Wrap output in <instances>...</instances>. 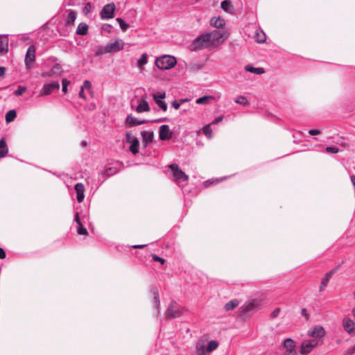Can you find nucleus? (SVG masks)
Listing matches in <instances>:
<instances>
[{
  "label": "nucleus",
  "mask_w": 355,
  "mask_h": 355,
  "mask_svg": "<svg viewBox=\"0 0 355 355\" xmlns=\"http://www.w3.org/2000/svg\"><path fill=\"white\" fill-rule=\"evenodd\" d=\"M6 254L4 250L1 248H0V259H3L6 257Z\"/></svg>",
  "instance_id": "nucleus-53"
},
{
  "label": "nucleus",
  "mask_w": 355,
  "mask_h": 355,
  "mask_svg": "<svg viewBox=\"0 0 355 355\" xmlns=\"http://www.w3.org/2000/svg\"><path fill=\"white\" fill-rule=\"evenodd\" d=\"M184 309L175 302H171L166 311V318L173 319L178 318L183 313Z\"/></svg>",
  "instance_id": "nucleus-4"
},
{
  "label": "nucleus",
  "mask_w": 355,
  "mask_h": 355,
  "mask_svg": "<svg viewBox=\"0 0 355 355\" xmlns=\"http://www.w3.org/2000/svg\"><path fill=\"white\" fill-rule=\"evenodd\" d=\"M152 258L153 259V261H159L162 264H164L165 263V259H163V258H161L159 257H158L157 255L156 254H153L152 255Z\"/></svg>",
  "instance_id": "nucleus-47"
},
{
  "label": "nucleus",
  "mask_w": 355,
  "mask_h": 355,
  "mask_svg": "<svg viewBox=\"0 0 355 355\" xmlns=\"http://www.w3.org/2000/svg\"><path fill=\"white\" fill-rule=\"evenodd\" d=\"M211 48L209 42V39L206 35L202 34L199 35L198 37H196L193 42L191 44V50L192 51H198L203 49H208Z\"/></svg>",
  "instance_id": "nucleus-2"
},
{
  "label": "nucleus",
  "mask_w": 355,
  "mask_h": 355,
  "mask_svg": "<svg viewBox=\"0 0 355 355\" xmlns=\"http://www.w3.org/2000/svg\"><path fill=\"white\" fill-rule=\"evenodd\" d=\"M165 96H166V94H165L164 92L159 93L158 94H153V99H154V101H155V99H157V100H159V99L162 100V99H164L165 98Z\"/></svg>",
  "instance_id": "nucleus-48"
},
{
  "label": "nucleus",
  "mask_w": 355,
  "mask_h": 355,
  "mask_svg": "<svg viewBox=\"0 0 355 355\" xmlns=\"http://www.w3.org/2000/svg\"><path fill=\"white\" fill-rule=\"evenodd\" d=\"M146 245H133L132 248L141 249V248H144Z\"/></svg>",
  "instance_id": "nucleus-58"
},
{
  "label": "nucleus",
  "mask_w": 355,
  "mask_h": 355,
  "mask_svg": "<svg viewBox=\"0 0 355 355\" xmlns=\"http://www.w3.org/2000/svg\"><path fill=\"white\" fill-rule=\"evenodd\" d=\"M173 132L170 130L168 125H162L159 130V137L161 140H168L172 137Z\"/></svg>",
  "instance_id": "nucleus-15"
},
{
  "label": "nucleus",
  "mask_w": 355,
  "mask_h": 355,
  "mask_svg": "<svg viewBox=\"0 0 355 355\" xmlns=\"http://www.w3.org/2000/svg\"><path fill=\"white\" fill-rule=\"evenodd\" d=\"M202 132L207 138L211 139L212 137V130L211 128V124L205 125L202 128Z\"/></svg>",
  "instance_id": "nucleus-35"
},
{
  "label": "nucleus",
  "mask_w": 355,
  "mask_h": 355,
  "mask_svg": "<svg viewBox=\"0 0 355 355\" xmlns=\"http://www.w3.org/2000/svg\"><path fill=\"white\" fill-rule=\"evenodd\" d=\"M254 39L258 43H263L266 40V36L263 31H257L254 35Z\"/></svg>",
  "instance_id": "nucleus-33"
},
{
  "label": "nucleus",
  "mask_w": 355,
  "mask_h": 355,
  "mask_svg": "<svg viewBox=\"0 0 355 355\" xmlns=\"http://www.w3.org/2000/svg\"><path fill=\"white\" fill-rule=\"evenodd\" d=\"M172 106L173 107H174L175 109L178 110L180 108V107L181 106V103L180 102V101H173L172 103Z\"/></svg>",
  "instance_id": "nucleus-50"
},
{
  "label": "nucleus",
  "mask_w": 355,
  "mask_h": 355,
  "mask_svg": "<svg viewBox=\"0 0 355 355\" xmlns=\"http://www.w3.org/2000/svg\"><path fill=\"white\" fill-rule=\"evenodd\" d=\"M77 17V14L73 10H69L67 17L65 21V25L67 26H71L74 24V21Z\"/></svg>",
  "instance_id": "nucleus-26"
},
{
  "label": "nucleus",
  "mask_w": 355,
  "mask_h": 355,
  "mask_svg": "<svg viewBox=\"0 0 355 355\" xmlns=\"http://www.w3.org/2000/svg\"><path fill=\"white\" fill-rule=\"evenodd\" d=\"M220 8L225 12H231L233 10V6L230 0H224L220 3Z\"/></svg>",
  "instance_id": "nucleus-29"
},
{
  "label": "nucleus",
  "mask_w": 355,
  "mask_h": 355,
  "mask_svg": "<svg viewBox=\"0 0 355 355\" xmlns=\"http://www.w3.org/2000/svg\"><path fill=\"white\" fill-rule=\"evenodd\" d=\"M146 122V120H139L138 119L132 116V115H128L125 120V125L128 127H133L135 125L145 123Z\"/></svg>",
  "instance_id": "nucleus-17"
},
{
  "label": "nucleus",
  "mask_w": 355,
  "mask_h": 355,
  "mask_svg": "<svg viewBox=\"0 0 355 355\" xmlns=\"http://www.w3.org/2000/svg\"><path fill=\"white\" fill-rule=\"evenodd\" d=\"M142 137V142L144 143V146H146L153 139V132L150 130H143L141 132Z\"/></svg>",
  "instance_id": "nucleus-19"
},
{
  "label": "nucleus",
  "mask_w": 355,
  "mask_h": 355,
  "mask_svg": "<svg viewBox=\"0 0 355 355\" xmlns=\"http://www.w3.org/2000/svg\"><path fill=\"white\" fill-rule=\"evenodd\" d=\"M283 355H297V351L292 352H284Z\"/></svg>",
  "instance_id": "nucleus-57"
},
{
  "label": "nucleus",
  "mask_w": 355,
  "mask_h": 355,
  "mask_svg": "<svg viewBox=\"0 0 355 355\" xmlns=\"http://www.w3.org/2000/svg\"><path fill=\"white\" fill-rule=\"evenodd\" d=\"M150 110L148 103L146 100H140L135 111L138 113L148 112Z\"/></svg>",
  "instance_id": "nucleus-21"
},
{
  "label": "nucleus",
  "mask_w": 355,
  "mask_h": 355,
  "mask_svg": "<svg viewBox=\"0 0 355 355\" xmlns=\"http://www.w3.org/2000/svg\"><path fill=\"white\" fill-rule=\"evenodd\" d=\"M26 88L24 87L19 86L15 92V94L16 96H21L25 91Z\"/></svg>",
  "instance_id": "nucleus-45"
},
{
  "label": "nucleus",
  "mask_w": 355,
  "mask_h": 355,
  "mask_svg": "<svg viewBox=\"0 0 355 355\" xmlns=\"http://www.w3.org/2000/svg\"><path fill=\"white\" fill-rule=\"evenodd\" d=\"M36 47L35 45H31L27 49L25 57V65L26 69H30L35 60Z\"/></svg>",
  "instance_id": "nucleus-7"
},
{
  "label": "nucleus",
  "mask_w": 355,
  "mask_h": 355,
  "mask_svg": "<svg viewBox=\"0 0 355 355\" xmlns=\"http://www.w3.org/2000/svg\"><path fill=\"white\" fill-rule=\"evenodd\" d=\"M354 354H355V345L348 348L343 355H353Z\"/></svg>",
  "instance_id": "nucleus-46"
},
{
  "label": "nucleus",
  "mask_w": 355,
  "mask_h": 355,
  "mask_svg": "<svg viewBox=\"0 0 355 355\" xmlns=\"http://www.w3.org/2000/svg\"><path fill=\"white\" fill-rule=\"evenodd\" d=\"M320 133V131L319 130L316 129H311L309 131V134L311 135H317Z\"/></svg>",
  "instance_id": "nucleus-51"
},
{
  "label": "nucleus",
  "mask_w": 355,
  "mask_h": 355,
  "mask_svg": "<svg viewBox=\"0 0 355 355\" xmlns=\"http://www.w3.org/2000/svg\"><path fill=\"white\" fill-rule=\"evenodd\" d=\"M223 117L222 116H220L217 118H216L211 124H217L223 121Z\"/></svg>",
  "instance_id": "nucleus-52"
},
{
  "label": "nucleus",
  "mask_w": 355,
  "mask_h": 355,
  "mask_svg": "<svg viewBox=\"0 0 355 355\" xmlns=\"http://www.w3.org/2000/svg\"><path fill=\"white\" fill-rule=\"evenodd\" d=\"M88 25L86 23H80L77 27L76 33L79 35H85L88 33Z\"/></svg>",
  "instance_id": "nucleus-24"
},
{
  "label": "nucleus",
  "mask_w": 355,
  "mask_h": 355,
  "mask_svg": "<svg viewBox=\"0 0 355 355\" xmlns=\"http://www.w3.org/2000/svg\"><path fill=\"white\" fill-rule=\"evenodd\" d=\"M75 221L78 225V229H77L78 234L80 235L87 234V230L83 227V225L80 221L78 213L76 214Z\"/></svg>",
  "instance_id": "nucleus-22"
},
{
  "label": "nucleus",
  "mask_w": 355,
  "mask_h": 355,
  "mask_svg": "<svg viewBox=\"0 0 355 355\" xmlns=\"http://www.w3.org/2000/svg\"><path fill=\"white\" fill-rule=\"evenodd\" d=\"M81 88H82L83 89H84V90H85V89H87V90H91V88H92V84H91V83H90L89 80H85V81L83 82V85H82Z\"/></svg>",
  "instance_id": "nucleus-44"
},
{
  "label": "nucleus",
  "mask_w": 355,
  "mask_h": 355,
  "mask_svg": "<svg viewBox=\"0 0 355 355\" xmlns=\"http://www.w3.org/2000/svg\"><path fill=\"white\" fill-rule=\"evenodd\" d=\"M189 100L187 98H183V99H180V102L181 103V105H182L184 103H186Z\"/></svg>",
  "instance_id": "nucleus-60"
},
{
  "label": "nucleus",
  "mask_w": 355,
  "mask_h": 355,
  "mask_svg": "<svg viewBox=\"0 0 355 355\" xmlns=\"http://www.w3.org/2000/svg\"><path fill=\"white\" fill-rule=\"evenodd\" d=\"M177 63L176 58L172 55H164L157 58L155 61V65L162 70H168L173 67Z\"/></svg>",
  "instance_id": "nucleus-1"
},
{
  "label": "nucleus",
  "mask_w": 355,
  "mask_h": 355,
  "mask_svg": "<svg viewBox=\"0 0 355 355\" xmlns=\"http://www.w3.org/2000/svg\"><path fill=\"white\" fill-rule=\"evenodd\" d=\"M259 306V302L257 300H252L250 301H248L240 307V314L244 315L252 312L255 311Z\"/></svg>",
  "instance_id": "nucleus-8"
},
{
  "label": "nucleus",
  "mask_w": 355,
  "mask_h": 355,
  "mask_svg": "<svg viewBox=\"0 0 355 355\" xmlns=\"http://www.w3.org/2000/svg\"><path fill=\"white\" fill-rule=\"evenodd\" d=\"M280 312V309H275L270 314V318H276L279 313Z\"/></svg>",
  "instance_id": "nucleus-49"
},
{
  "label": "nucleus",
  "mask_w": 355,
  "mask_h": 355,
  "mask_svg": "<svg viewBox=\"0 0 355 355\" xmlns=\"http://www.w3.org/2000/svg\"><path fill=\"white\" fill-rule=\"evenodd\" d=\"M279 348L280 350L284 351V352H296L295 342L290 338L284 340Z\"/></svg>",
  "instance_id": "nucleus-12"
},
{
  "label": "nucleus",
  "mask_w": 355,
  "mask_h": 355,
  "mask_svg": "<svg viewBox=\"0 0 355 355\" xmlns=\"http://www.w3.org/2000/svg\"><path fill=\"white\" fill-rule=\"evenodd\" d=\"M148 62V55L146 53H143L141 58L138 60V68L140 70L144 69V66L146 65Z\"/></svg>",
  "instance_id": "nucleus-32"
},
{
  "label": "nucleus",
  "mask_w": 355,
  "mask_h": 355,
  "mask_svg": "<svg viewBox=\"0 0 355 355\" xmlns=\"http://www.w3.org/2000/svg\"><path fill=\"white\" fill-rule=\"evenodd\" d=\"M153 296V299H154V302H155V306H156V309H157V312L159 311H158V309H159V306L160 305V301H159V293H158V290L157 288H151V291H150Z\"/></svg>",
  "instance_id": "nucleus-31"
},
{
  "label": "nucleus",
  "mask_w": 355,
  "mask_h": 355,
  "mask_svg": "<svg viewBox=\"0 0 355 355\" xmlns=\"http://www.w3.org/2000/svg\"><path fill=\"white\" fill-rule=\"evenodd\" d=\"M116 21L119 23V25L121 28V29L123 31H125L129 27V24H128L123 19L121 18H117Z\"/></svg>",
  "instance_id": "nucleus-39"
},
{
  "label": "nucleus",
  "mask_w": 355,
  "mask_h": 355,
  "mask_svg": "<svg viewBox=\"0 0 355 355\" xmlns=\"http://www.w3.org/2000/svg\"><path fill=\"white\" fill-rule=\"evenodd\" d=\"M8 148L4 139L0 140V158L3 157L8 153Z\"/></svg>",
  "instance_id": "nucleus-30"
},
{
  "label": "nucleus",
  "mask_w": 355,
  "mask_h": 355,
  "mask_svg": "<svg viewBox=\"0 0 355 355\" xmlns=\"http://www.w3.org/2000/svg\"><path fill=\"white\" fill-rule=\"evenodd\" d=\"M211 98H213V96H202L200 98H197L196 103L197 104H204V105H205V104L208 103V100L211 99Z\"/></svg>",
  "instance_id": "nucleus-38"
},
{
  "label": "nucleus",
  "mask_w": 355,
  "mask_h": 355,
  "mask_svg": "<svg viewBox=\"0 0 355 355\" xmlns=\"http://www.w3.org/2000/svg\"><path fill=\"white\" fill-rule=\"evenodd\" d=\"M325 151L327 153L336 154V153H338L339 149L338 147L328 146L325 148Z\"/></svg>",
  "instance_id": "nucleus-43"
},
{
  "label": "nucleus",
  "mask_w": 355,
  "mask_h": 355,
  "mask_svg": "<svg viewBox=\"0 0 355 355\" xmlns=\"http://www.w3.org/2000/svg\"><path fill=\"white\" fill-rule=\"evenodd\" d=\"M344 329L349 334H355V322L349 318H344L343 320Z\"/></svg>",
  "instance_id": "nucleus-16"
},
{
  "label": "nucleus",
  "mask_w": 355,
  "mask_h": 355,
  "mask_svg": "<svg viewBox=\"0 0 355 355\" xmlns=\"http://www.w3.org/2000/svg\"><path fill=\"white\" fill-rule=\"evenodd\" d=\"M352 314H353V316L355 318V307L352 309Z\"/></svg>",
  "instance_id": "nucleus-64"
},
{
  "label": "nucleus",
  "mask_w": 355,
  "mask_h": 355,
  "mask_svg": "<svg viewBox=\"0 0 355 355\" xmlns=\"http://www.w3.org/2000/svg\"><path fill=\"white\" fill-rule=\"evenodd\" d=\"M308 336L313 337V339H319L324 337L326 331L322 326H315L313 329H311L307 332Z\"/></svg>",
  "instance_id": "nucleus-11"
},
{
  "label": "nucleus",
  "mask_w": 355,
  "mask_h": 355,
  "mask_svg": "<svg viewBox=\"0 0 355 355\" xmlns=\"http://www.w3.org/2000/svg\"><path fill=\"white\" fill-rule=\"evenodd\" d=\"M198 355H207L206 352H204V350H202V352Z\"/></svg>",
  "instance_id": "nucleus-63"
},
{
  "label": "nucleus",
  "mask_w": 355,
  "mask_h": 355,
  "mask_svg": "<svg viewBox=\"0 0 355 355\" xmlns=\"http://www.w3.org/2000/svg\"><path fill=\"white\" fill-rule=\"evenodd\" d=\"M334 273V270H331L330 272H329L328 273L326 274V275L329 277L331 278V275Z\"/></svg>",
  "instance_id": "nucleus-59"
},
{
  "label": "nucleus",
  "mask_w": 355,
  "mask_h": 355,
  "mask_svg": "<svg viewBox=\"0 0 355 355\" xmlns=\"http://www.w3.org/2000/svg\"><path fill=\"white\" fill-rule=\"evenodd\" d=\"M245 71H248V72H250V73H255V74H258V75H261V74H263L265 73V70L262 67H252V65L250 64H248L245 67Z\"/></svg>",
  "instance_id": "nucleus-25"
},
{
  "label": "nucleus",
  "mask_w": 355,
  "mask_h": 355,
  "mask_svg": "<svg viewBox=\"0 0 355 355\" xmlns=\"http://www.w3.org/2000/svg\"><path fill=\"white\" fill-rule=\"evenodd\" d=\"M79 96L83 99H86V96L85 95L84 89L82 88L80 89V91L79 92Z\"/></svg>",
  "instance_id": "nucleus-55"
},
{
  "label": "nucleus",
  "mask_w": 355,
  "mask_h": 355,
  "mask_svg": "<svg viewBox=\"0 0 355 355\" xmlns=\"http://www.w3.org/2000/svg\"><path fill=\"white\" fill-rule=\"evenodd\" d=\"M75 190L77 194V200L78 202H82L85 198V187L82 183H77L75 185Z\"/></svg>",
  "instance_id": "nucleus-18"
},
{
  "label": "nucleus",
  "mask_w": 355,
  "mask_h": 355,
  "mask_svg": "<svg viewBox=\"0 0 355 355\" xmlns=\"http://www.w3.org/2000/svg\"><path fill=\"white\" fill-rule=\"evenodd\" d=\"M211 48L220 44L223 42V34L219 31H214L206 33Z\"/></svg>",
  "instance_id": "nucleus-5"
},
{
  "label": "nucleus",
  "mask_w": 355,
  "mask_h": 355,
  "mask_svg": "<svg viewBox=\"0 0 355 355\" xmlns=\"http://www.w3.org/2000/svg\"><path fill=\"white\" fill-rule=\"evenodd\" d=\"M6 68L3 67H0V77L3 76L5 73Z\"/></svg>",
  "instance_id": "nucleus-56"
},
{
  "label": "nucleus",
  "mask_w": 355,
  "mask_h": 355,
  "mask_svg": "<svg viewBox=\"0 0 355 355\" xmlns=\"http://www.w3.org/2000/svg\"><path fill=\"white\" fill-rule=\"evenodd\" d=\"M210 24L217 28H219L223 27L225 22V20L220 17H214L210 20Z\"/></svg>",
  "instance_id": "nucleus-23"
},
{
  "label": "nucleus",
  "mask_w": 355,
  "mask_h": 355,
  "mask_svg": "<svg viewBox=\"0 0 355 355\" xmlns=\"http://www.w3.org/2000/svg\"><path fill=\"white\" fill-rule=\"evenodd\" d=\"M331 278L325 275V277L322 279L321 285H320V291H322L327 286Z\"/></svg>",
  "instance_id": "nucleus-42"
},
{
  "label": "nucleus",
  "mask_w": 355,
  "mask_h": 355,
  "mask_svg": "<svg viewBox=\"0 0 355 355\" xmlns=\"http://www.w3.org/2000/svg\"><path fill=\"white\" fill-rule=\"evenodd\" d=\"M59 88L60 83L58 81H53L49 83H46L40 90V96H48L51 94L53 90L58 89Z\"/></svg>",
  "instance_id": "nucleus-9"
},
{
  "label": "nucleus",
  "mask_w": 355,
  "mask_h": 355,
  "mask_svg": "<svg viewBox=\"0 0 355 355\" xmlns=\"http://www.w3.org/2000/svg\"><path fill=\"white\" fill-rule=\"evenodd\" d=\"M62 72L61 66L56 63L51 69L49 71L43 72L41 75L42 77H58L61 76Z\"/></svg>",
  "instance_id": "nucleus-14"
},
{
  "label": "nucleus",
  "mask_w": 355,
  "mask_h": 355,
  "mask_svg": "<svg viewBox=\"0 0 355 355\" xmlns=\"http://www.w3.org/2000/svg\"><path fill=\"white\" fill-rule=\"evenodd\" d=\"M168 119L167 118H163V119H159L157 120V121H167Z\"/></svg>",
  "instance_id": "nucleus-62"
},
{
  "label": "nucleus",
  "mask_w": 355,
  "mask_h": 355,
  "mask_svg": "<svg viewBox=\"0 0 355 355\" xmlns=\"http://www.w3.org/2000/svg\"><path fill=\"white\" fill-rule=\"evenodd\" d=\"M139 141L137 137L132 139L130 150L133 155H136L139 152Z\"/></svg>",
  "instance_id": "nucleus-28"
},
{
  "label": "nucleus",
  "mask_w": 355,
  "mask_h": 355,
  "mask_svg": "<svg viewBox=\"0 0 355 355\" xmlns=\"http://www.w3.org/2000/svg\"><path fill=\"white\" fill-rule=\"evenodd\" d=\"M8 51V38L7 36H0V54H4Z\"/></svg>",
  "instance_id": "nucleus-20"
},
{
  "label": "nucleus",
  "mask_w": 355,
  "mask_h": 355,
  "mask_svg": "<svg viewBox=\"0 0 355 355\" xmlns=\"http://www.w3.org/2000/svg\"><path fill=\"white\" fill-rule=\"evenodd\" d=\"M169 168L172 171L173 179L176 182L180 183L181 182H185L188 180V175H186L185 173L183 172L177 164H171Z\"/></svg>",
  "instance_id": "nucleus-6"
},
{
  "label": "nucleus",
  "mask_w": 355,
  "mask_h": 355,
  "mask_svg": "<svg viewBox=\"0 0 355 355\" xmlns=\"http://www.w3.org/2000/svg\"><path fill=\"white\" fill-rule=\"evenodd\" d=\"M118 173V169L116 167H110L105 171V174L107 176H111Z\"/></svg>",
  "instance_id": "nucleus-41"
},
{
  "label": "nucleus",
  "mask_w": 355,
  "mask_h": 355,
  "mask_svg": "<svg viewBox=\"0 0 355 355\" xmlns=\"http://www.w3.org/2000/svg\"><path fill=\"white\" fill-rule=\"evenodd\" d=\"M17 116L16 112L13 110L8 111L6 114V122L12 121Z\"/></svg>",
  "instance_id": "nucleus-34"
},
{
  "label": "nucleus",
  "mask_w": 355,
  "mask_h": 355,
  "mask_svg": "<svg viewBox=\"0 0 355 355\" xmlns=\"http://www.w3.org/2000/svg\"><path fill=\"white\" fill-rule=\"evenodd\" d=\"M67 87H67V86H65V85H62V92H63L64 93H67Z\"/></svg>",
  "instance_id": "nucleus-61"
},
{
  "label": "nucleus",
  "mask_w": 355,
  "mask_h": 355,
  "mask_svg": "<svg viewBox=\"0 0 355 355\" xmlns=\"http://www.w3.org/2000/svg\"><path fill=\"white\" fill-rule=\"evenodd\" d=\"M235 103L242 105H249L248 99L244 96H239L238 98H236V99L235 100Z\"/></svg>",
  "instance_id": "nucleus-37"
},
{
  "label": "nucleus",
  "mask_w": 355,
  "mask_h": 355,
  "mask_svg": "<svg viewBox=\"0 0 355 355\" xmlns=\"http://www.w3.org/2000/svg\"><path fill=\"white\" fill-rule=\"evenodd\" d=\"M319 344L318 339H306L301 343L300 353L302 355H306L311 353L313 349Z\"/></svg>",
  "instance_id": "nucleus-3"
},
{
  "label": "nucleus",
  "mask_w": 355,
  "mask_h": 355,
  "mask_svg": "<svg viewBox=\"0 0 355 355\" xmlns=\"http://www.w3.org/2000/svg\"><path fill=\"white\" fill-rule=\"evenodd\" d=\"M70 84V81L68 80L67 78H63L62 81V85H65L68 87V85Z\"/></svg>",
  "instance_id": "nucleus-54"
},
{
  "label": "nucleus",
  "mask_w": 355,
  "mask_h": 355,
  "mask_svg": "<svg viewBox=\"0 0 355 355\" xmlns=\"http://www.w3.org/2000/svg\"><path fill=\"white\" fill-rule=\"evenodd\" d=\"M155 101L162 110H163L164 112H166L167 110L168 107H167L166 103L164 101H163L162 100H160V99H159V100L155 99Z\"/></svg>",
  "instance_id": "nucleus-40"
},
{
  "label": "nucleus",
  "mask_w": 355,
  "mask_h": 355,
  "mask_svg": "<svg viewBox=\"0 0 355 355\" xmlns=\"http://www.w3.org/2000/svg\"><path fill=\"white\" fill-rule=\"evenodd\" d=\"M239 304V302L238 300H232L227 302L223 309L226 311H230L231 310H233L234 308L238 306Z\"/></svg>",
  "instance_id": "nucleus-27"
},
{
  "label": "nucleus",
  "mask_w": 355,
  "mask_h": 355,
  "mask_svg": "<svg viewBox=\"0 0 355 355\" xmlns=\"http://www.w3.org/2000/svg\"><path fill=\"white\" fill-rule=\"evenodd\" d=\"M125 43L121 39L116 40L114 42L107 44L106 46V51L109 53L116 52L122 50Z\"/></svg>",
  "instance_id": "nucleus-13"
},
{
  "label": "nucleus",
  "mask_w": 355,
  "mask_h": 355,
  "mask_svg": "<svg viewBox=\"0 0 355 355\" xmlns=\"http://www.w3.org/2000/svg\"><path fill=\"white\" fill-rule=\"evenodd\" d=\"M115 10L114 3H108L105 5L101 12V17L103 19H110L114 17Z\"/></svg>",
  "instance_id": "nucleus-10"
},
{
  "label": "nucleus",
  "mask_w": 355,
  "mask_h": 355,
  "mask_svg": "<svg viewBox=\"0 0 355 355\" xmlns=\"http://www.w3.org/2000/svg\"><path fill=\"white\" fill-rule=\"evenodd\" d=\"M218 346V343L215 340H211L209 342L207 346V352H211L216 349Z\"/></svg>",
  "instance_id": "nucleus-36"
}]
</instances>
